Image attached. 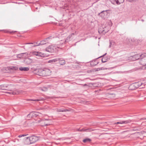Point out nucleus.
Segmentation results:
<instances>
[{
    "mask_svg": "<svg viewBox=\"0 0 146 146\" xmlns=\"http://www.w3.org/2000/svg\"><path fill=\"white\" fill-rule=\"evenodd\" d=\"M37 72L38 75L43 76H49L50 74L51 73L49 69L45 68L38 69Z\"/></svg>",
    "mask_w": 146,
    "mask_h": 146,
    "instance_id": "1",
    "label": "nucleus"
},
{
    "mask_svg": "<svg viewBox=\"0 0 146 146\" xmlns=\"http://www.w3.org/2000/svg\"><path fill=\"white\" fill-rule=\"evenodd\" d=\"M38 138L36 136H32L29 137H25L24 139L27 141H29L30 143H33L38 140Z\"/></svg>",
    "mask_w": 146,
    "mask_h": 146,
    "instance_id": "2",
    "label": "nucleus"
},
{
    "mask_svg": "<svg viewBox=\"0 0 146 146\" xmlns=\"http://www.w3.org/2000/svg\"><path fill=\"white\" fill-rule=\"evenodd\" d=\"M140 64L143 66L146 65V54L144 53L140 55Z\"/></svg>",
    "mask_w": 146,
    "mask_h": 146,
    "instance_id": "3",
    "label": "nucleus"
},
{
    "mask_svg": "<svg viewBox=\"0 0 146 146\" xmlns=\"http://www.w3.org/2000/svg\"><path fill=\"white\" fill-rule=\"evenodd\" d=\"M56 49V48L53 45H50L48 47H47L45 50L46 51L50 52H54Z\"/></svg>",
    "mask_w": 146,
    "mask_h": 146,
    "instance_id": "4",
    "label": "nucleus"
},
{
    "mask_svg": "<svg viewBox=\"0 0 146 146\" xmlns=\"http://www.w3.org/2000/svg\"><path fill=\"white\" fill-rule=\"evenodd\" d=\"M98 31L99 33L100 34L101 33L104 34L108 32V30H106V27H105V28H104L103 26H101L98 29Z\"/></svg>",
    "mask_w": 146,
    "mask_h": 146,
    "instance_id": "5",
    "label": "nucleus"
},
{
    "mask_svg": "<svg viewBox=\"0 0 146 146\" xmlns=\"http://www.w3.org/2000/svg\"><path fill=\"white\" fill-rule=\"evenodd\" d=\"M49 120L48 119H43L41 120L40 121L41 124H42V126H46L50 125V123L48 122H45V121H48Z\"/></svg>",
    "mask_w": 146,
    "mask_h": 146,
    "instance_id": "6",
    "label": "nucleus"
},
{
    "mask_svg": "<svg viewBox=\"0 0 146 146\" xmlns=\"http://www.w3.org/2000/svg\"><path fill=\"white\" fill-rule=\"evenodd\" d=\"M107 53H106L104 54L101 56L97 58L96 59H98L102 57V62L103 63L105 62H107L108 60V58L107 57H104V56L106 55Z\"/></svg>",
    "mask_w": 146,
    "mask_h": 146,
    "instance_id": "7",
    "label": "nucleus"
},
{
    "mask_svg": "<svg viewBox=\"0 0 146 146\" xmlns=\"http://www.w3.org/2000/svg\"><path fill=\"white\" fill-rule=\"evenodd\" d=\"M32 53L33 55L39 57H43L44 56V54L40 52H32Z\"/></svg>",
    "mask_w": 146,
    "mask_h": 146,
    "instance_id": "8",
    "label": "nucleus"
},
{
    "mask_svg": "<svg viewBox=\"0 0 146 146\" xmlns=\"http://www.w3.org/2000/svg\"><path fill=\"white\" fill-rule=\"evenodd\" d=\"M28 53L26 52L23 53L18 54L17 57L18 58H21L23 57H26L27 56Z\"/></svg>",
    "mask_w": 146,
    "mask_h": 146,
    "instance_id": "9",
    "label": "nucleus"
},
{
    "mask_svg": "<svg viewBox=\"0 0 146 146\" xmlns=\"http://www.w3.org/2000/svg\"><path fill=\"white\" fill-rule=\"evenodd\" d=\"M18 67L17 66H11L8 67V70H10L11 72H13L17 70L18 69Z\"/></svg>",
    "mask_w": 146,
    "mask_h": 146,
    "instance_id": "10",
    "label": "nucleus"
},
{
    "mask_svg": "<svg viewBox=\"0 0 146 146\" xmlns=\"http://www.w3.org/2000/svg\"><path fill=\"white\" fill-rule=\"evenodd\" d=\"M141 85H140L139 86L138 84L137 83H133V84H131V86H130L129 87V89L130 90H134V89H134V88H131V87H133V86H135V87L136 88H138L139 86H140Z\"/></svg>",
    "mask_w": 146,
    "mask_h": 146,
    "instance_id": "11",
    "label": "nucleus"
},
{
    "mask_svg": "<svg viewBox=\"0 0 146 146\" xmlns=\"http://www.w3.org/2000/svg\"><path fill=\"white\" fill-rule=\"evenodd\" d=\"M8 86L5 84H2L0 86V89L3 90H9Z\"/></svg>",
    "mask_w": 146,
    "mask_h": 146,
    "instance_id": "12",
    "label": "nucleus"
},
{
    "mask_svg": "<svg viewBox=\"0 0 146 146\" xmlns=\"http://www.w3.org/2000/svg\"><path fill=\"white\" fill-rule=\"evenodd\" d=\"M131 121V120H128L126 121H121L120 122H117L116 123H114V124H122L123 123H129Z\"/></svg>",
    "mask_w": 146,
    "mask_h": 146,
    "instance_id": "13",
    "label": "nucleus"
},
{
    "mask_svg": "<svg viewBox=\"0 0 146 146\" xmlns=\"http://www.w3.org/2000/svg\"><path fill=\"white\" fill-rule=\"evenodd\" d=\"M140 55L139 54H136L135 55L133 56L132 57V58L133 59V60H140Z\"/></svg>",
    "mask_w": 146,
    "mask_h": 146,
    "instance_id": "14",
    "label": "nucleus"
},
{
    "mask_svg": "<svg viewBox=\"0 0 146 146\" xmlns=\"http://www.w3.org/2000/svg\"><path fill=\"white\" fill-rule=\"evenodd\" d=\"M25 62L27 64L29 65L32 62V59L29 58H27L25 60Z\"/></svg>",
    "mask_w": 146,
    "mask_h": 146,
    "instance_id": "15",
    "label": "nucleus"
},
{
    "mask_svg": "<svg viewBox=\"0 0 146 146\" xmlns=\"http://www.w3.org/2000/svg\"><path fill=\"white\" fill-rule=\"evenodd\" d=\"M111 1L112 4L114 5H119L121 4L118 0H111Z\"/></svg>",
    "mask_w": 146,
    "mask_h": 146,
    "instance_id": "16",
    "label": "nucleus"
},
{
    "mask_svg": "<svg viewBox=\"0 0 146 146\" xmlns=\"http://www.w3.org/2000/svg\"><path fill=\"white\" fill-rule=\"evenodd\" d=\"M97 59L96 58L95 60L91 61L90 62V65L92 67L96 66L98 63V62L97 63H95Z\"/></svg>",
    "mask_w": 146,
    "mask_h": 146,
    "instance_id": "17",
    "label": "nucleus"
},
{
    "mask_svg": "<svg viewBox=\"0 0 146 146\" xmlns=\"http://www.w3.org/2000/svg\"><path fill=\"white\" fill-rule=\"evenodd\" d=\"M51 37H47V38L44 40L46 43H49L51 41Z\"/></svg>",
    "mask_w": 146,
    "mask_h": 146,
    "instance_id": "18",
    "label": "nucleus"
},
{
    "mask_svg": "<svg viewBox=\"0 0 146 146\" xmlns=\"http://www.w3.org/2000/svg\"><path fill=\"white\" fill-rule=\"evenodd\" d=\"M27 117L29 118H31L34 117V112H31L27 115Z\"/></svg>",
    "mask_w": 146,
    "mask_h": 146,
    "instance_id": "19",
    "label": "nucleus"
},
{
    "mask_svg": "<svg viewBox=\"0 0 146 146\" xmlns=\"http://www.w3.org/2000/svg\"><path fill=\"white\" fill-rule=\"evenodd\" d=\"M19 70L21 71H27L29 70V68L28 67H20Z\"/></svg>",
    "mask_w": 146,
    "mask_h": 146,
    "instance_id": "20",
    "label": "nucleus"
},
{
    "mask_svg": "<svg viewBox=\"0 0 146 146\" xmlns=\"http://www.w3.org/2000/svg\"><path fill=\"white\" fill-rule=\"evenodd\" d=\"M61 59L60 58H56L54 59H53L51 60H49L48 62V63H52L55 62L57 61H59V60H60Z\"/></svg>",
    "mask_w": 146,
    "mask_h": 146,
    "instance_id": "21",
    "label": "nucleus"
},
{
    "mask_svg": "<svg viewBox=\"0 0 146 146\" xmlns=\"http://www.w3.org/2000/svg\"><path fill=\"white\" fill-rule=\"evenodd\" d=\"M61 59L59 60L58 61H59V63L61 65H64L66 63L65 60H63L62 58H60Z\"/></svg>",
    "mask_w": 146,
    "mask_h": 146,
    "instance_id": "22",
    "label": "nucleus"
},
{
    "mask_svg": "<svg viewBox=\"0 0 146 146\" xmlns=\"http://www.w3.org/2000/svg\"><path fill=\"white\" fill-rule=\"evenodd\" d=\"M131 42H133L134 43V44L135 45H137L139 43V42H140V40L138 41V40H133L132 39H131Z\"/></svg>",
    "mask_w": 146,
    "mask_h": 146,
    "instance_id": "23",
    "label": "nucleus"
},
{
    "mask_svg": "<svg viewBox=\"0 0 146 146\" xmlns=\"http://www.w3.org/2000/svg\"><path fill=\"white\" fill-rule=\"evenodd\" d=\"M91 141V140L89 138H87L83 140V142L84 143L90 142Z\"/></svg>",
    "mask_w": 146,
    "mask_h": 146,
    "instance_id": "24",
    "label": "nucleus"
},
{
    "mask_svg": "<svg viewBox=\"0 0 146 146\" xmlns=\"http://www.w3.org/2000/svg\"><path fill=\"white\" fill-rule=\"evenodd\" d=\"M46 44V43L45 42V41H44V40H43L42 41H40V42L39 43V44H36V45H43L44 44Z\"/></svg>",
    "mask_w": 146,
    "mask_h": 146,
    "instance_id": "25",
    "label": "nucleus"
},
{
    "mask_svg": "<svg viewBox=\"0 0 146 146\" xmlns=\"http://www.w3.org/2000/svg\"><path fill=\"white\" fill-rule=\"evenodd\" d=\"M21 93L20 91H15L12 92V94L14 95H17Z\"/></svg>",
    "mask_w": 146,
    "mask_h": 146,
    "instance_id": "26",
    "label": "nucleus"
},
{
    "mask_svg": "<svg viewBox=\"0 0 146 146\" xmlns=\"http://www.w3.org/2000/svg\"><path fill=\"white\" fill-rule=\"evenodd\" d=\"M77 131H79L80 132H82V131H87V130H85L84 128H83L82 129H77Z\"/></svg>",
    "mask_w": 146,
    "mask_h": 146,
    "instance_id": "27",
    "label": "nucleus"
},
{
    "mask_svg": "<svg viewBox=\"0 0 146 146\" xmlns=\"http://www.w3.org/2000/svg\"><path fill=\"white\" fill-rule=\"evenodd\" d=\"M27 44H34V46H38V45H36V44H39V43H38L37 42H35L34 43H27Z\"/></svg>",
    "mask_w": 146,
    "mask_h": 146,
    "instance_id": "28",
    "label": "nucleus"
},
{
    "mask_svg": "<svg viewBox=\"0 0 146 146\" xmlns=\"http://www.w3.org/2000/svg\"><path fill=\"white\" fill-rule=\"evenodd\" d=\"M39 113L38 112H34V117H36L39 115Z\"/></svg>",
    "mask_w": 146,
    "mask_h": 146,
    "instance_id": "29",
    "label": "nucleus"
},
{
    "mask_svg": "<svg viewBox=\"0 0 146 146\" xmlns=\"http://www.w3.org/2000/svg\"><path fill=\"white\" fill-rule=\"evenodd\" d=\"M70 38V37H67L65 40L63 42H64L65 43L68 42L70 40L69 39Z\"/></svg>",
    "mask_w": 146,
    "mask_h": 146,
    "instance_id": "30",
    "label": "nucleus"
},
{
    "mask_svg": "<svg viewBox=\"0 0 146 146\" xmlns=\"http://www.w3.org/2000/svg\"><path fill=\"white\" fill-rule=\"evenodd\" d=\"M85 130H87V131H86V132H91L92 131L94 130L92 129L91 128H88L87 129H85Z\"/></svg>",
    "mask_w": 146,
    "mask_h": 146,
    "instance_id": "31",
    "label": "nucleus"
},
{
    "mask_svg": "<svg viewBox=\"0 0 146 146\" xmlns=\"http://www.w3.org/2000/svg\"><path fill=\"white\" fill-rule=\"evenodd\" d=\"M56 111L57 112H65V110H62V109H57Z\"/></svg>",
    "mask_w": 146,
    "mask_h": 146,
    "instance_id": "32",
    "label": "nucleus"
},
{
    "mask_svg": "<svg viewBox=\"0 0 146 146\" xmlns=\"http://www.w3.org/2000/svg\"><path fill=\"white\" fill-rule=\"evenodd\" d=\"M28 134H23V135H19V136H18V137L19 138L20 137H25V136L27 135H28Z\"/></svg>",
    "mask_w": 146,
    "mask_h": 146,
    "instance_id": "33",
    "label": "nucleus"
},
{
    "mask_svg": "<svg viewBox=\"0 0 146 146\" xmlns=\"http://www.w3.org/2000/svg\"><path fill=\"white\" fill-rule=\"evenodd\" d=\"M127 1L131 2L133 3V2H136L138 0H126Z\"/></svg>",
    "mask_w": 146,
    "mask_h": 146,
    "instance_id": "34",
    "label": "nucleus"
},
{
    "mask_svg": "<svg viewBox=\"0 0 146 146\" xmlns=\"http://www.w3.org/2000/svg\"><path fill=\"white\" fill-rule=\"evenodd\" d=\"M39 100H33V99H27V101H38Z\"/></svg>",
    "mask_w": 146,
    "mask_h": 146,
    "instance_id": "35",
    "label": "nucleus"
},
{
    "mask_svg": "<svg viewBox=\"0 0 146 146\" xmlns=\"http://www.w3.org/2000/svg\"><path fill=\"white\" fill-rule=\"evenodd\" d=\"M100 70H107V69H108V68H104L103 67H101L100 68Z\"/></svg>",
    "mask_w": 146,
    "mask_h": 146,
    "instance_id": "36",
    "label": "nucleus"
},
{
    "mask_svg": "<svg viewBox=\"0 0 146 146\" xmlns=\"http://www.w3.org/2000/svg\"><path fill=\"white\" fill-rule=\"evenodd\" d=\"M121 3H123L124 1V0H118Z\"/></svg>",
    "mask_w": 146,
    "mask_h": 146,
    "instance_id": "37",
    "label": "nucleus"
},
{
    "mask_svg": "<svg viewBox=\"0 0 146 146\" xmlns=\"http://www.w3.org/2000/svg\"><path fill=\"white\" fill-rule=\"evenodd\" d=\"M108 10H106V11H102L101 13H99V15H100V14H101V13H104V12H106V11H108Z\"/></svg>",
    "mask_w": 146,
    "mask_h": 146,
    "instance_id": "38",
    "label": "nucleus"
},
{
    "mask_svg": "<svg viewBox=\"0 0 146 146\" xmlns=\"http://www.w3.org/2000/svg\"><path fill=\"white\" fill-rule=\"evenodd\" d=\"M95 71H99V70H100V68H96L95 69Z\"/></svg>",
    "mask_w": 146,
    "mask_h": 146,
    "instance_id": "39",
    "label": "nucleus"
},
{
    "mask_svg": "<svg viewBox=\"0 0 146 146\" xmlns=\"http://www.w3.org/2000/svg\"><path fill=\"white\" fill-rule=\"evenodd\" d=\"M110 45L109 46V47L110 48V47H111V43L110 40Z\"/></svg>",
    "mask_w": 146,
    "mask_h": 146,
    "instance_id": "40",
    "label": "nucleus"
},
{
    "mask_svg": "<svg viewBox=\"0 0 146 146\" xmlns=\"http://www.w3.org/2000/svg\"><path fill=\"white\" fill-rule=\"evenodd\" d=\"M81 85L83 86H88V85L86 84H81Z\"/></svg>",
    "mask_w": 146,
    "mask_h": 146,
    "instance_id": "41",
    "label": "nucleus"
},
{
    "mask_svg": "<svg viewBox=\"0 0 146 146\" xmlns=\"http://www.w3.org/2000/svg\"><path fill=\"white\" fill-rule=\"evenodd\" d=\"M62 110H65V112L66 111H68V110H67L64 109H62Z\"/></svg>",
    "mask_w": 146,
    "mask_h": 146,
    "instance_id": "42",
    "label": "nucleus"
},
{
    "mask_svg": "<svg viewBox=\"0 0 146 146\" xmlns=\"http://www.w3.org/2000/svg\"><path fill=\"white\" fill-rule=\"evenodd\" d=\"M4 31V32L5 33H9V32L8 31H7V30H5V31Z\"/></svg>",
    "mask_w": 146,
    "mask_h": 146,
    "instance_id": "43",
    "label": "nucleus"
},
{
    "mask_svg": "<svg viewBox=\"0 0 146 146\" xmlns=\"http://www.w3.org/2000/svg\"><path fill=\"white\" fill-rule=\"evenodd\" d=\"M109 25H110V26H111L112 25V23H111V22H110L109 23Z\"/></svg>",
    "mask_w": 146,
    "mask_h": 146,
    "instance_id": "44",
    "label": "nucleus"
},
{
    "mask_svg": "<svg viewBox=\"0 0 146 146\" xmlns=\"http://www.w3.org/2000/svg\"><path fill=\"white\" fill-rule=\"evenodd\" d=\"M16 32V31H15V32H13V31H11V32H9L10 33V34H12V33H14V32Z\"/></svg>",
    "mask_w": 146,
    "mask_h": 146,
    "instance_id": "45",
    "label": "nucleus"
},
{
    "mask_svg": "<svg viewBox=\"0 0 146 146\" xmlns=\"http://www.w3.org/2000/svg\"><path fill=\"white\" fill-rule=\"evenodd\" d=\"M74 33H72V34H71V36H72V35H74Z\"/></svg>",
    "mask_w": 146,
    "mask_h": 146,
    "instance_id": "46",
    "label": "nucleus"
},
{
    "mask_svg": "<svg viewBox=\"0 0 146 146\" xmlns=\"http://www.w3.org/2000/svg\"><path fill=\"white\" fill-rule=\"evenodd\" d=\"M141 21H142V22H143V21H144V20L143 19H142L141 20Z\"/></svg>",
    "mask_w": 146,
    "mask_h": 146,
    "instance_id": "47",
    "label": "nucleus"
},
{
    "mask_svg": "<svg viewBox=\"0 0 146 146\" xmlns=\"http://www.w3.org/2000/svg\"><path fill=\"white\" fill-rule=\"evenodd\" d=\"M17 36H19V37H20V36H21V35H17Z\"/></svg>",
    "mask_w": 146,
    "mask_h": 146,
    "instance_id": "48",
    "label": "nucleus"
},
{
    "mask_svg": "<svg viewBox=\"0 0 146 146\" xmlns=\"http://www.w3.org/2000/svg\"><path fill=\"white\" fill-rule=\"evenodd\" d=\"M119 126L120 127H122V126H123V125H120V126Z\"/></svg>",
    "mask_w": 146,
    "mask_h": 146,
    "instance_id": "49",
    "label": "nucleus"
},
{
    "mask_svg": "<svg viewBox=\"0 0 146 146\" xmlns=\"http://www.w3.org/2000/svg\"><path fill=\"white\" fill-rule=\"evenodd\" d=\"M100 38V37H99V38H98V39H99Z\"/></svg>",
    "mask_w": 146,
    "mask_h": 146,
    "instance_id": "50",
    "label": "nucleus"
},
{
    "mask_svg": "<svg viewBox=\"0 0 146 146\" xmlns=\"http://www.w3.org/2000/svg\"><path fill=\"white\" fill-rule=\"evenodd\" d=\"M97 38V37H95V39H96Z\"/></svg>",
    "mask_w": 146,
    "mask_h": 146,
    "instance_id": "51",
    "label": "nucleus"
},
{
    "mask_svg": "<svg viewBox=\"0 0 146 146\" xmlns=\"http://www.w3.org/2000/svg\"><path fill=\"white\" fill-rule=\"evenodd\" d=\"M144 119H146V118Z\"/></svg>",
    "mask_w": 146,
    "mask_h": 146,
    "instance_id": "52",
    "label": "nucleus"
}]
</instances>
